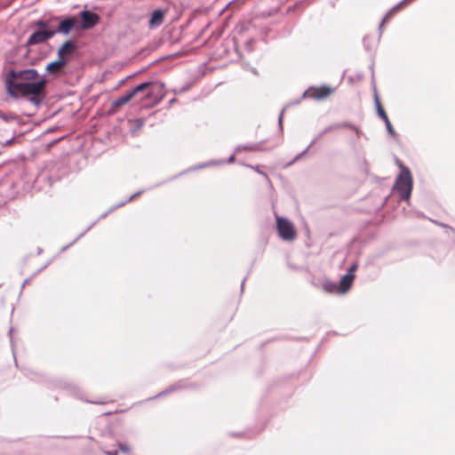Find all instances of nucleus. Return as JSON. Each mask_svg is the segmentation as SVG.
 <instances>
[{
    "instance_id": "nucleus-11",
    "label": "nucleus",
    "mask_w": 455,
    "mask_h": 455,
    "mask_svg": "<svg viewBox=\"0 0 455 455\" xmlns=\"http://www.w3.org/2000/svg\"><path fill=\"white\" fill-rule=\"evenodd\" d=\"M65 61L60 59H57V60L49 63L46 67V71L51 75H60L62 73L63 68L66 67Z\"/></svg>"
},
{
    "instance_id": "nucleus-21",
    "label": "nucleus",
    "mask_w": 455,
    "mask_h": 455,
    "mask_svg": "<svg viewBox=\"0 0 455 455\" xmlns=\"http://www.w3.org/2000/svg\"><path fill=\"white\" fill-rule=\"evenodd\" d=\"M107 454L108 455H117V451H114V452L109 451Z\"/></svg>"
},
{
    "instance_id": "nucleus-12",
    "label": "nucleus",
    "mask_w": 455,
    "mask_h": 455,
    "mask_svg": "<svg viewBox=\"0 0 455 455\" xmlns=\"http://www.w3.org/2000/svg\"><path fill=\"white\" fill-rule=\"evenodd\" d=\"M355 275H352L351 274H346L342 276L339 281V293H346L348 291L353 284L354 279Z\"/></svg>"
},
{
    "instance_id": "nucleus-5",
    "label": "nucleus",
    "mask_w": 455,
    "mask_h": 455,
    "mask_svg": "<svg viewBox=\"0 0 455 455\" xmlns=\"http://www.w3.org/2000/svg\"><path fill=\"white\" fill-rule=\"evenodd\" d=\"M54 30H37L35 31L28 39L27 44L33 45L46 42L55 35Z\"/></svg>"
},
{
    "instance_id": "nucleus-1",
    "label": "nucleus",
    "mask_w": 455,
    "mask_h": 455,
    "mask_svg": "<svg viewBox=\"0 0 455 455\" xmlns=\"http://www.w3.org/2000/svg\"><path fill=\"white\" fill-rule=\"evenodd\" d=\"M46 83L44 77L39 78V74L36 69L11 70L6 78L5 87L8 94L17 99L19 97L43 94Z\"/></svg>"
},
{
    "instance_id": "nucleus-18",
    "label": "nucleus",
    "mask_w": 455,
    "mask_h": 455,
    "mask_svg": "<svg viewBox=\"0 0 455 455\" xmlns=\"http://www.w3.org/2000/svg\"><path fill=\"white\" fill-rule=\"evenodd\" d=\"M385 124H386V126H387V129L388 132L391 135L395 136V132L394 127L392 126L389 119H387V121H385Z\"/></svg>"
},
{
    "instance_id": "nucleus-10",
    "label": "nucleus",
    "mask_w": 455,
    "mask_h": 455,
    "mask_svg": "<svg viewBox=\"0 0 455 455\" xmlns=\"http://www.w3.org/2000/svg\"><path fill=\"white\" fill-rule=\"evenodd\" d=\"M164 16L165 11L160 9L154 11L149 20V27L153 28L162 25L164 20Z\"/></svg>"
},
{
    "instance_id": "nucleus-19",
    "label": "nucleus",
    "mask_w": 455,
    "mask_h": 455,
    "mask_svg": "<svg viewBox=\"0 0 455 455\" xmlns=\"http://www.w3.org/2000/svg\"><path fill=\"white\" fill-rule=\"evenodd\" d=\"M356 268H357V265H356V264H353V265L349 267V269H348V271H347V274H351L352 275H355V272Z\"/></svg>"
},
{
    "instance_id": "nucleus-2",
    "label": "nucleus",
    "mask_w": 455,
    "mask_h": 455,
    "mask_svg": "<svg viewBox=\"0 0 455 455\" xmlns=\"http://www.w3.org/2000/svg\"><path fill=\"white\" fill-rule=\"evenodd\" d=\"M144 92L143 100L154 99L156 102L164 97V85L161 83L147 82L137 85L133 90L112 102L111 111L116 112L122 106L132 100L138 93Z\"/></svg>"
},
{
    "instance_id": "nucleus-17",
    "label": "nucleus",
    "mask_w": 455,
    "mask_h": 455,
    "mask_svg": "<svg viewBox=\"0 0 455 455\" xmlns=\"http://www.w3.org/2000/svg\"><path fill=\"white\" fill-rule=\"evenodd\" d=\"M339 127L349 128V129L353 130L354 132H355L357 136H359L360 132H361L358 127H356L355 125H352V124H343L339 125Z\"/></svg>"
},
{
    "instance_id": "nucleus-9",
    "label": "nucleus",
    "mask_w": 455,
    "mask_h": 455,
    "mask_svg": "<svg viewBox=\"0 0 455 455\" xmlns=\"http://www.w3.org/2000/svg\"><path fill=\"white\" fill-rule=\"evenodd\" d=\"M77 20L74 17L67 18L63 20H61L55 30L56 33H60L63 35H68L76 25Z\"/></svg>"
},
{
    "instance_id": "nucleus-20",
    "label": "nucleus",
    "mask_w": 455,
    "mask_h": 455,
    "mask_svg": "<svg viewBox=\"0 0 455 455\" xmlns=\"http://www.w3.org/2000/svg\"><path fill=\"white\" fill-rule=\"evenodd\" d=\"M119 448L124 452H128L130 451V448L126 444L119 443Z\"/></svg>"
},
{
    "instance_id": "nucleus-4",
    "label": "nucleus",
    "mask_w": 455,
    "mask_h": 455,
    "mask_svg": "<svg viewBox=\"0 0 455 455\" xmlns=\"http://www.w3.org/2000/svg\"><path fill=\"white\" fill-rule=\"evenodd\" d=\"M276 228L280 237L286 241H292L297 236L294 225L287 219L276 217Z\"/></svg>"
},
{
    "instance_id": "nucleus-7",
    "label": "nucleus",
    "mask_w": 455,
    "mask_h": 455,
    "mask_svg": "<svg viewBox=\"0 0 455 455\" xmlns=\"http://www.w3.org/2000/svg\"><path fill=\"white\" fill-rule=\"evenodd\" d=\"M332 92H333L332 88L323 85V86H320V87L309 88L307 91L306 95L311 99H314L316 100H321L325 98H328Z\"/></svg>"
},
{
    "instance_id": "nucleus-13",
    "label": "nucleus",
    "mask_w": 455,
    "mask_h": 455,
    "mask_svg": "<svg viewBox=\"0 0 455 455\" xmlns=\"http://www.w3.org/2000/svg\"><path fill=\"white\" fill-rule=\"evenodd\" d=\"M375 105H376V108H377V112H378V115L385 122L387 121V119H388L387 117V115L386 113V111L384 110L379 100V97H378V94L375 93Z\"/></svg>"
},
{
    "instance_id": "nucleus-15",
    "label": "nucleus",
    "mask_w": 455,
    "mask_h": 455,
    "mask_svg": "<svg viewBox=\"0 0 455 455\" xmlns=\"http://www.w3.org/2000/svg\"><path fill=\"white\" fill-rule=\"evenodd\" d=\"M49 23V21L45 20H37L35 26L39 28V30H52Z\"/></svg>"
},
{
    "instance_id": "nucleus-22",
    "label": "nucleus",
    "mask_w": 455,
    "mask_h": 455,
    "mask_svg": "<svg viewBox=\"0 0 455 455\" xmlns=\"http://www.w3.org/2000/svg\"><path fill=\"white\" fill-rule=\"evenodd\" d=\"M252 169H253V170H255L256 172H259V168H258V167H252Z\"/></svg>"
},
{
    "instance_id": "nucleus-8",
    "label": "nucleus",
    "mask_w": 455,
    "mask_h": 455,
    "mask_svg": "<svg viewBox=\"0 0 455 455\" xmlns=\"http://www.w3.org/2000/svg\"><path fill=\"white\" fill-rule=\"evenodd\" d=\"M80 17L82 19L81 28L83 29H89L97 25L100 21V17L98 14L91 12L89 11H83L80 13Z\"/></svg>"
},
{
    "instance_id": "nucleus-14",
    "label": "nucleus",
    "mask_w": 455,
    "mask_h": 455,
    "mask_svg": "<svg viewBox=\"0 0 455 455\" xmlns=\"http://www.w3.org/2000/svg\"><path fill=\"white\" fill-rule=\"evenodd\" d=\"M323 290L331 293H339V285L335 283L327 282L323 283Z\"/></svg>"
},
{
    "instance_id": "nucleus-3",
    "label": "nucleus",
    "mask_w": 455,
    "mask_h": 455,
    "mask_svg": "<svg viewBox=\"0 0 455 455\" xmlns=\"http://www.w3.org/2000/svg\"><path fill=\"white\" fill-rule=\"evenodd\" d=\"M400 168L401 172L396 179L395 188L402 199L408 200L412 190V176L407 167L400 165Z\"/></svg>"
},
{
    "instance_id": "nucleus-16",
    "label": "nucleus",
    "mask_w": 455,
    "mask_h": 455,
    "mask_svg": "<svg viewBox=\"0 0 455 455\" xmlns=\"http://www.w3.org/2000/svg\"><path fill=\"white\" fill-rule=\"evenodd\" d=\"M0 118L8 122V121H11V120H14L15 119V116L12 115V114H5L4 112H1L0 111Z\"/></svg>"
},
{
    "instance_id": "nucleus-6",
    "label": "nucleus",
    "mask_w": 455,
    "mask_h": 455,
    "mask_svg": "<svg viewBox=\"0 0 455 455\" xmlns=\"http://www.w3.org/2000/svg\"><path fill=\"white\" fill-rule=\"evenodd\" d=\"M76 50V44L74 42L66 41L58 50V58L68 64Z\"/></svg>"
}]
</instances>
